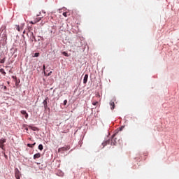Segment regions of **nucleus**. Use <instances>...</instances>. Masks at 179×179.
I'll return each mask as SVG.
<instances>
[{"mask_svg":"<svg viewBox=\"0 0 179 179\" xmlns=\"http://www.w3.org/2000/svg\"><path fill=\"white\" fill-rule=\"evenodd\" d=\"M3 143H6V139L1 138L0 139V148L2 149L3 150L5 148V145H3Z\"/></svg>","mask_w":179,"mask_h":179,"instance_id":"f257e3e1","label":"nucleus"},{"mask_svg":"<svg viewBox=\"0 0 179 179\" xmlns=\"http://www.w3.org/2000/svg\"><path fill=\"white\" fill-rule=\"evenodd\" d=\"M70 148L69 146H65V147H62L58 149V152L59 153H62V152H65L66 150H69Z\"/></svg>","mask_w":179,"mask_h":179,"instance_id":"f03ea898","label":"nucleus"},{"mask_svg":"<svg viewBox=\"0 0 179 179\" xmlns=\"http://www.w3.org/2000/svg\"><path fill=\"white\" fill-rule=\"evenodd\" d=\"M20 176H22L20 174V171H19V169H16L15 170V177L16 179H20Z\"/></svg>","mask_w":179,"mask_h":179,"instance_id":"7ed1b4c3","label":"nucleus"},{"mask_svg":"<svg viewBox=\"0 0 179 179\" xmlns=\"http://www.w3.org/2000/svg\"><path fill=\"white\" fill-rule=\"evenodd\" d=\"M114 101H115V99H114L113 100L110 101V108L111 110H114L115 107V103H114Z\"/></svg>","mask_w":179,"mask_h":179,"instance_id":"20e7f679","label":"nucleus"},{"mask_svg":"<svg viewBox=\"0 0 179 179\" xmlns=\"http://www.w3.org/2000/svg\"><path fill=\"white\" fill-rule=\"evenodd\" d=\"M21 114H22V115H24L26 120L29 118V114L27 113V112H26V110H21Z\"/></svg>","mask_w":179,"mask_h":179,"instance_id":"39448f33","label":"nucleus"},{"mask_svg":"<svg viewBox=\"0 0 179 179\" xmlns=\"http://www.w3.org/2000/svg\"><path fill=\"white\" fill-rule=\"evenodd\" d=\"M48 100V97H47L44 101H43V106L45 110H47V107H48V103H47V101Z\"/></svg>","mask_w":179,"mask_h":179,"instance_id":"423d86ee","label":"nucleus"},{"mask_svg":"<svg viewBox=\"0 0 179 179\" xmlns=\"http://www.w3.org/2000/svg\"><path fill=\"white\" fill-rule=\"evenodd\" d=\"M87 79H89V75L85 74L83 79L84 85H86V83H87Z\"/></svg>","mask_w":179,"mask_h":179,"instance_id":"0eeeda50","label":"nucleus"},{"mask_svg":"<svg viewBox=\"0 0 179 179\" xmlns=\"http://www.w3.org/2000/svg\"><path fill=\"white\" fill-rule=\"evenodd\" d=\"M115 136V134H114L112 137V140H111V143H110V145L112 146H114L115 145V143H117V141L115 140H114V137Z\"/></svg>","mask_w":179,"mask_h":179,"instance_id":"6e6552de","label":"nucleus"},{"mask_svg":"<svg viewBox=\"0 0 179 179\" xmlns=\"http://www.w3.org/2000/svg\"><path fill=\"white\" fill-rule=\"evenodd\" d=\"M41 157V154L40 152L36 153L34 155V159L36 160V159H40Z\"/></svg>","mask_w":179,"mask_h":179,"instance_id":"1a4fd4ad","label":"nucleus"},{"mask_svg":"<svg viewBox=\"0 0 179 179\" xmlns=\"http://www.w3.org/2000/svg\"><path fill=\"white\" fill-rule=\"evenodd\" d=\"M41 20V17H38V18H36V19L34 20V22H31V23L32 24H35V23H37V22H40Z\"/></svg>","mask_w":179,"mask_h":179,"instance_id":"9d476101","label":"nucleus"},{"mask_svg":"<svg viewBox=\"0 0 179 179\" xmlns=\"http://www.w3.org/2000/svg\"><path fill=\"white\" fill-rule=\"evenodd\" d=\"M103 147L106 146V145H110V140H108L103 143H102Z\"/></svg>","mask_w":179,"mask_h":179,"instance_id":"9b49d317","label":"nucleus"},{"mask_svg":"<svg viewBox=\"0 0 179 179\" xmlns=\"http://www.w3.org/2000/svg\"><path fill=\"white\" fill-rule=\"evenodd\" d=\"M27 146L28 148H34V146H36V143H34L33 144L28 143Z\"/></svg>","mask_w":179,"mask_h":179,"instance_id":"f8f14e48","label":"nucleus"},{"mask_svg":"<svg viewBox=\"0 0 179 179\" xmlns=\"http://www.w3.org/2000/svg\"><path fill=\"white\" fill-rule=\"evenodd\" d=\"M0 72L4 76L6 75V72H5V70L3 69H1Z\"/></svg>","mask_w":179,"mask_h":179,"instance_id":"ddd939ff","label":"nucleus"},{"mask_svg":"<svg viewBox=\"0 0 179 179\" xmlns=\"http://www.w3.org/2000/svg\"><path fill=\"white\" fill-rule=\"evenodd\" d=\"M38 149L39 150H43V144H40V145H38Z\"/></svg>","mask_w":179,"mask_h":179,"instance_id":"4468645a","label":"nucleus"},{"mask_svg":"<svg viewBox=\"0 0 179 179\" xmlns=\"http://www.w3.org/2000/svg\"><path fill=\"white\" fill-rule=\"evenodd\" d=\"M62 54L64 55V57H69L66 52H63Z\"/></svg>","mask_w":179,"mask_h":179,"instance_id":"2eb2a0df","label":"nucleus"},{"mask_svg":"<svg viewBox=\"0 0 179 179\" xmlns=\"http://www.w3.org/2000/svg\"><path fill=\"white\" fill-rule=\"evenodd\" d=\"M39 56H40V53H39V52H36V53L34 54V57H39Z\"/></svg>","mask_w":179,"mask_h":179,"instance_id":"dca6fc26","label":"nucleus"},{"mask_svg":"<svg viewBox=\"0 0 179 179\" xmlns=\"http://www.w3.org/2000/svg\"><path fill=\"white\" fill-rule=\"evenodd\" d=\"M92 104L93 106H97V104H99L98 101H92Z\"/></svg>","mask_w":179,"mask_h":179,"instance_id":"f3484780","label":"nucleus"},{"mask_svg":"<svg viewBox=\"0 0 179 179\" xmlns=\"http://www.w3.org/2000/svg\"><path fill=\"white\" fill-rule=\"evenodd\" d=\"M29 127L31 128V129H32V131H36L37 129L36 127H33L31 126H29Z\"/></svg>","mask_w":179,"mask_h":179,"instance_id":"a211bd4d","label":"nucleus"},{"mask_svg":"<svg viewBox=\"0 0 179 179\" xmlns=\"http://www.w3.org/2000/svg\"><path fill=\"white\" fill-rule=\"evenodd\" d=\"M0 64H5V58L1 59Z\"/></svg>","mask_w":179,"mask_h":179,"instance_id":"6ab92c4d","label":"nucleus"},{"mask_svg":"<svg viewBox=\"0 0 179 179\" xmlns=\"http://www.w3.org/2000/svg\"><path fill=\"white\" fill-rule=\"evenodd\" d=\"M67 14H68L67 12L63 13V16H64L65 17H66V16H68Z\"/></svg>","mask_w":179,"mask_h":179,"instance_id":"aec40b11","label":"nucleus"},{"mask_svg":"<svg viewBox=\"0 0 179 179\" xmlns=\"http://www.w3.org/2000/svg\"><path fill=\"white\" fill-rule=\"evenodd\" d=\"M68 103V101L67 100H64V106H66V103Z\"/></svg>","mask_w":179,"mask_h":179,"instance_id":"412c9836","label":"nucleus"},{"mask_svg":"<svg viewBox=\"0 0 179 179\" xmlns=\"http://www.w3.org/2000/svg\"><path fill=\"white\" fill-rule=\"evenodd\" d=\"M17 30L18 31H20V27L17 26Z\"/></svg>","mask_w":179,"mask_h":179,"instance_id":"4be33fe9","label":"nucleus"},{"mask_svg":"<svg viewBox=\"0 0 179 179\" xmlns=\"http://www.w3.org/2000/svg\"><path fill=\"white\" fill-rule=\"evenodd\" d=\"M43 71H45V65H43Z\"/></svg>","mask_w":179,"mask_h":179,"instance_id":"5701e85b","label":"nucleus"},{"mask_svg":"<svg viewBox=\"0 0 179 179\" xmlns=\"http://www.w3.org/2000/svg\"><path fill=\"white\" fill-rule=\"evenodd\" d=\"M51 73H52V71H50V73H48V76H50V75H51Z\"/></svg>","mask_w":179,"mask_h":179,"instance_id":"b1692460","label":"nucleus"},{"mask_svg":"<svg viewBox=\"0 0 179 179\" xmlns=\"http://www.w3.org/2000/svg\"><path fill=\"white\" fill-rule=\"evenodd\" d=\"M4 157H5L6 159H8V155H6V154H4Z\"/></svg>","mask_w":179,"mask_h":179,"instance_id":"393cba45","label":"nucleus"},{"mask_svg":"<svg viewBox=\"0 0 179 179\" xmlns=\"http://www.w3.org/2000/svg\"><path fill=\"white\" fill-rule=\"evenodd\" d=\"M4 90H6V86H4Z\"/></svg>","mask_w":179,"mask_h":179,"instance_id":"a878e982","label":"nucleus"},{"mask_svg":"<svg viewBox=\"0 0 179 179\" xmlns=\"http://www.w3.org/2000/svg\"><path fill=\"white\" fill-rule=\"evenodd\" d=\"M37 16H40V15H37Z\"/></svg>","mask_w":179,"mask_h":179,"instance_id":"bb28decb","label":"nucleus"}]
</instances>
